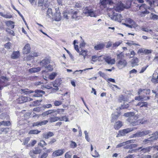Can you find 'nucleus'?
Masks as SVG:
<instances>
[{
	"instance_id": "1",
	"label": "nucleus",
	"mask_w": 158,
	"mask_h": 158,
	"mask_svg": "<svg viewBox=\"0 0 158 158\" xmlns=\"http://www.w3.org/2000/svg\"><path fill=\"white\" fill-rule=\"evenodd\" d=\"M123 115L127 117H128L127 121L133 126H136L142 123L141 119L137 120L138 118V116L135 115V113L133 112L125 113Z\"/></svg>"
},
{
	"instance_id": "2",
	"label": "nucleus",
	"mask_w": 158,
	"mask_h": 158,
	"mask_svg": "<svg viewBox=\"0 0 158 158\" xmlns=\"http://www.w3.org/2000/svg\"><path fill=\"white\" fill-rule=\"evenodd\" d=\"M117 58L116 65L119 69H122L126 66L127 62L124 59V56L122 52L117 54Z\"/></svg>"
},
{
	"instance_id": "3",
	"label": "nucleus",
	"mask_w": 158,
	"mask_h": 158,
	"mask_svg": "<svg viewBox=\"0 0 158 158\" xmlns=\"http://www.w3.org/2000/svg\"><path fill=\"white\" fill-rule=\"evenodd\" d=\"M20 93L22 94H24L26 95H29L31 93L35 92V94H37L39 97L42 96V95L44 94L45 93L44 91L40 90H36L34 91L32 90H31L27 89H22L19 91Z\"/></svg>"
},
{
	"instance_id": "4",
	"label": "nucleus",
	"mask_w": 158,
	"mask_h": 158,
	"mask_svg": "<svg viewBox=\"0 0 158 158\" xmlns=\"http://www.w3.org/2000/svg\"><path fill=\"white\" fill-rule=\"evenodd\" d=\"M83 13L87 17L89 16L91 17L95 18L97 16L96 11L90 8L89 7H85L83 10Z\"/></svg>"
},
{
	"instance_id": "5",
	"label": "nucleus",
	"mask_w": 158,
	"mask_h": 158,
	"mask_svg": "<svg viewBox=\"0 0 158 158\" xmlns=\"http://www.w3.org/2000/svg\"><path fill=\"white\" fill-rule=\"evenodd\" d=\"M108 14L112 20L120 22L121 20H123V17L120 14L112 11L111 14L108 13Z\"/></svg>"
},
{
	"instance_id": "6",
	"label": "nucleus",
	"mask_w": 158,
	"mask_h": 158,
	"mask_svg": "<svg viewBox=\"0 0 158 158\" xmlns=\"http://www.w3.org/2000/svg\"><path fill=\"white\" fill-rule=\"evenodd\" d=\"M69 14L70 15L71 18L77 20L79 19L81 17L79 14V11L78 10H74L71 9L68 11Z\"/></svg>"
},
{
	"instance_id": "7",
	"label": "nucleus",
	"mask_w": 158,
	"mask_h": 158,
	"mask_svg": "<svg viewBox=\"0 0 158 158\" xmlns=\"http://www.w3.org/2000/svg\"><path fill=\"white\" fill-rule=\"evenodd\" d=\"M151 132L150 130H144L143 131H138L135 134H133V136L135 137H139L147 135Z\"/></svg>"
},
{
	"instance_id": "8",
	"label": "nucleus",
	"mask_w": 158,
	"mask_h": 158,
	"mask_svg": "<svg viewBox=\"0 0 158 158\" xmlns=\"http://www.w3.org/2000/svg\"><path fill=\"white\" fill-rule=\"evenodd\" d=\"M113 3L112 0H100L99 4L101 8H106L107 5H111Z\"/></svg>"
},
{
	"instance_id": "9",
	"label": "nucleus",
	"mask_w": 158,
	"mask_h": 158,
	"mask_svg": "<svg viewBox=\"0 0 158 158\" xmlns=\"http://www.w3.org/2000/svg\"><path fill=\"white\" fill-rule=\"evenodd\" d=\"M41 149L39 148H35L34 149L31 150L29 153L30 156L33 158H35L36 156L35 154H40L41 152Z\"/></svg>"
},
{
	"instance_id": "10",
	"label": "nucleus",
	"mask_w": 158,
	"mask_h": 158,
	"mask_svg": "<svg viewBox=\"0 0 158 158\" xmlns=\"http://www.w3.org/2000/svg\"><path fill=\"white\" fill-rule=\"evenodd\" d=\"M30 2L33 4L35 2V0H29ZM38 5L40 6H44L48 7L49 5V2L48 0H38Z\"/></svg>"
},
{
	"instance_id": "11",
	"label": "nucleus",
	"mask_w": 158,
	"mask_h": 158,
	"mask_svg": "<svg viewBox=\"0 0 158 158\" xmlns=\"http://www.w3.org/2000/svg\"><path fill=\"white\" fill-rule=\"evenodd\" d=\"M152 148V147L148 146L145 148H143L142 147H139L137 148L138 151L139 150L140 154H145L148 153L150 152Z\"/></svg>"
},
{
	"instance_id": "12",
	"label": "nucleus",
	"mask_w": 158,
	"mask_h": 158,
	"mask_svg": "<svg viewBox=\"0 0 158 158\" xmlns=\"http://www.w3.org/2000/svg\"><path fill=\"white\" fill-rule=\"evenodd\" d=\"M125 6L121 2H118L115 6H114V9L117 11L120 12L123 10Z\"/></svg>"
},
{
	"instance_id": "13",
	"label": "nucleus",
	"mask_w": 158,
	"mask_h": 158,
	"mask_svg": "<svg viewBox=\"0 0 158 158\" xmlns=\"http://www.w3.org/2000/svg\"><path fill=\"white\" fill-rule=\"evenodd\" d=\"M133 130L134 129L133 128H129L122 130H120L118 131V134L117 136V137L118 135L123 136H124L126 134L133 131Z\"/></svg>"
},
{
	"instance_id": "14",
	"label": "nucleus",
	"mask_w": 158,
	"mask_h": 158,
	"mask_svg": "<svg viewBox=\"0 0 158 158\" xmlns=\"http://www.w3.org/2000/svg\"><path fill=\"white\" fill-rule=\"evenodd\" d=\"M127 21L129 24H131V25H129L126 23H124V24L130 28H132V27L135 28L138 26L136 24L135 22L130 18L128 19H127Z\"/></svg>"
},
{
	"instance_id": "15",
	"label": "nucleus",
	"mask_w": 158,
	"mask_h": 158,
	"mask_svg": "<svg viewBox=\"0 0 158 158\" xmlns=\"http://www.w3.org/2000/svg\"><path fill=\"white\" fill-rule=\"evenodd\" d=\"M120 112H117L114 113H113L111 114V119L110 120L111 122L113 123L117 120L118 118L120 115Z\"/></svg>"
},
{
	"instance_id": "16",
	"label": "nucleus",
	"mask_w": 158,
	"mask_h": 158,
	"mask_svg": "<svg viewBox=\"0 0 158 158\" xmlns=\"http://www.w3.org/2000/svg\"><path fill=\"white\" fill-rule=\"evenodd\" d=\"M104 59L105 61L109 64H113L115 63V60L114 59H111L110 56H105Z\"/></svg>"
},
{
	"instance_id": "17",
	"label": "nucleus",
	"mask_w": 158,
	"mask_h": 158,
	"mask_svg": "<svg viewBox=\"0 0 158 158\" xmlns=\"http://www.w3.org/2000/svg\"><path fill=\"white\" fill-rule=\"evenodd\" d=\"M31 48L29 44H27L23 50V52L24 54H27L30 52Z\"/></svg>"
},
{
	"instance_id": "18",
	"label": "nucleus",
	"mask_w": 158,
	"mask_h": 158,
	"mask_svg": "<svg viewBox=\"0 0 158 158\" xmlns=\"http://www.w3.org/2000/svg\"><path fill=\"white\" fill-rule=\"evenodd\" d=\"M151 90L150 89H139L138 91V94L139 95L143 94V93H145L146 95H149Z\"/></svg>"
},
{
	"instance_id": "19",
	"label": "nucleus",
	"mask_w": 158,
	"mask_h": 158,
	"mask_svg": "<svg viewBox=\"0 0 158 158\" xmlns=\"http://www.w3.org/2000/svg\"><path fill=\"white\" fill-rule=\"evenodd\" d=\"M64 153L63 150L59 149L55 151L52 153V156H58L62 155Z\"/></svg>"
},
{
	"instance_id": "20",
	"label": "nucleus",
	"mask_w": 158,
	"mask_h": 158,
	"mask_svg": "<svg viewBox=\"0 0 158 158\" xmlns=\"http://www.w3.org/2000/svg\"><path fill=\"white\" fill-rule=\"evenodd\" d=\"M105 46V44L104 43H100L95 45L94 47V49L96 50H101L103 49Z\"/></svg>"
},
{
	"instance_id": "21",
	"label": "nucleus",
	"mask_w": 158,
	"mask_h": 158,
	"mask_svg": "<svg viewBox=\"0 0 158 158\" xmlns=\"http://www.w3.org/2000/svg\"><path fill=\"white\" fill-rule=\"evenodd\" d=\"M123 123L120 121L116 122L114 125V128L116 130H118L123 126Z\"/></svg>"
},
{
	"instance_id": "22",
	"label": "nucleus",
	"mask_w": 158,
	"mask_h": 158,
	"mask_svg": "<svg viewBox=\"0 0 158 158\" xmlns=\"http://www.w3.org/2000/svg\"><path fill=\"white\" fill-rule=\"evenodd\" d=\"M1 80H0V90L2 89L3 86H6V85H4L2 84L4 82V81H6V80L8 81L7 78L4 76H2L1 78Z\"/></svg>"
},
{
	"instance_id": "23",
	"label": "nucleus",
	"mask_w": 158,
	"mask_h": 158,
	"mask_svg": "<svg viewBox=\"0 0 158 158\" xmlns=\"http://www.w3.org/2000/svg\"><path fill=\"white\" fill-rule=\"evenodd\" d=\"M54 135L53 133L49 131L48 132L44 133L43 134V137L46 139H48L49 137L53 136Z\"/></svg>"
},
{
	"instance_id": "24",
	"label": "nucleus",
	"mask_w": 158,
	"mask_h": 158,
	"mask_svg": "<svg viewBox=\"0 0 158 158\" xmlns=\"http://www.w3.org/2000/svg\"><path fill=\"white\" fill-rule=\"evenodd\" d=\"M55 20L56 21H59L60 20L61 17L60 15V13L59 12H56L53 16Z\"/></svg>"
},
{
	"instance_id": "25",
	"label": "nucleus",
	"mask_w": 158,
	"mask_h": 158,
	"mask_svg": "<svg viewBox=\"0 0 158 158\" xmlns=\"http://www.w3.org/2000/svg\"><path fill=\"white\" fill-rule=\"evenodd\" d=\"M50 62V60L47 58H45L42 60L40 62V65L45 67Z\"/></svg>"
},
{
	"instance_id": "26",
	"label": "nucleus",
	"mask_w": 158,
	"mask_h": 158,
	"mask_svg": "<svg viewBox=\"0 0 158 158\" xmlns=\"http://www.w3.org/2000/svg\"><path fill=\"white\" fill-rule=\"evenodd\" d=\"M27 97L22 96L19 98L18 101L19 103H23L27 101Z\"/></svg>"
},
{
	"instance_id": "27",
	"label": "nucleus",
	"mask_w": 158,
	"mask_h": 158,
	"mask_svg": "<svg viewBox=\"0 0 158 158\" xmlns=\"http://www.w3.org/2000/svg\"><path fill=\"white\" fill-rule=\"evenodd\" d=\"M139 62V59L137 57H135L131 61V64L132 66H135L138 65Z\"/></svg>"
},
{
	"instance_id": "28",
	"label": "nucleus",
	"mask_w": 158,
	"mask_h": 158,
	"mask_svg": "<svg viewBox=\"0 0 158 158\" xmlns=\"http://www.w3.org/2000/svg\"><path fill=\"white\" fill-rule=\"evenodd\" d=\"M20 56L19 51H14L11 56V57L12 59H15L18 58Z\"/></svg>"
},
{
	"instance_id": "29",
	"label": "nucleus",
	"mask_w": 158,
	"mask_h": 158,
	"mask_svg": "<svg viewBox=\"0 0 158 158\" xmlns=\"http://www.w3.org/2000/svg\"><path fill=\"white\" fill-rule=\"evenodd\" d=\"M41 70L40 68V67L36 68H33L29 70V71L30 73H35L40 71Z\"/></svg>"
},
{
	"instance_id": "30",
	"label": "nucleus",
	"mask_w": 158,
	"mask_h": 158,
	"mask_svg": "<svg viewBox=\"0 0 158 158\" xmlns=\"http://www.w3.org/2000/svg\"><path fill=\"white\" fill-rule=\"evenodd\" d=\"M147 103L144 102H139L136 105V106H139L140 107H147Z\"/></svg>"
},
{
	"instance_id": "31",
	"label": "nucleus",
	"mask_w": 158,
	"mask_h": 158,
	"mask_svg": "<svg viewBox=\"0 0 158 158\" xmlns=\"http://www.w3.org/2000/svg\"><path fill=\"white\" fill-rule=\"evenodd\" d=\"M150 18L151 19L157 20L158 19V15L153 13H152L150 15Z\"/></svg>"
},
{
	"instance_id": "32",
	"label": "nucleus",
	"mask_w": 158,
	"mask_h": 158,
	"mask_svg": "<svg viewBox=\"0 0 158 158\" xmlns=\"http://www.w3.org/2000/svg\"><path fill=\"white\" fill-rule=\"evenodd\" d=\"M41 132L40 131L38 130H31L30 131L29 134H38Z\"/></svg>"
},
{
	"instance_id": "33",
	"label": "nucleus",
	"mask_w": 158,
	"mask_h": 158,
	"mask_svg": "<svg viewBox=\"0 0 158 158\" xmlns=\"http://www.w3.org/2000/svg\"><path fill=\"white\" fill-rule=\"evenodd\" d=\"M47 15H48L49 18L51 17V16H52L53 13L52 12V9L50 8H48L47 12Z\"/></svg>"
},
{
	"instance_id": "34",
	"label": "nucleus",
	"mask_w": 158,
	"mask_h": 158,
	"mask_svg": "<svg viewBox=\"0 0 158 158\" xmlns=\"http://www.w3.org/2000/svg\"><path fill=\"white\" fill-rule=\"evenodd\" d=\"M60 118L57 117H51L50 119V122L51 123L55 122L59 120Z\"/></svg>"
},
{
	"instance_id": "35",
	"label": "nucleus",
	"mask_w": 158,
	"mask_h": 158,
	"mask_svg": "<svg viewBox=\"0 0 158 158\" xmlns=\"http://www.w3.org/2000/svg\"><path fill=\"white\" fill-rule=\"evenodd\" d=\"M57 75V73L56 72L52 73L49 76V78L51 80H53Z\"/></svg>"
},
{
	"instance_id": "36",
	"label": "nucleus",
	"mask_w": 158,
	"mask_h": 158,
	"mask_svg": "<svg viewBox=\"0 0 158 158\" xmlns=\"http://www.w3.org/2000/svg\"><path fill=\"white\" fill-rule=\"evenodd\" d=\"M122 43L121 41L116 42L113 44L112 45V48L114 49L116 48L117 47L119 46Z\"/></svg>"
},
{
	"instance_id": "37",
	"label": "nucleus",
	"mask_w": 158,
	"mask_h": 158,
	"mask_svg": "<svg viewBox=\"0 0 158 158\" xmlns=\"http://www.w3.org/2000/svg\"><path fill=\"white\" fill-rule=\"evenodd\" d=\"M87 52L85 50H82L80 53V55H82L83 56L84 58L85 59Z\"/></svg>"
},
{
	"instance_id": "38",
	"label": "nucleus",
	"mask_w": 158,
	"mask_h": 158,
	"mask_svg": "<svg viewBox=\"0 0 158 158\" xmlns=\"http://www.w3.org/2000/svg\"><path fill=\"white\" fill-rule=\"evenodd\" d=\"M149 12L146 10L145 11L141 12L139 14L140 16L141 17H143L145 16V14L149 13Z\"/></svg>"
},
{
	"instance_id": "39",
	"label": "nucleus",
	"mask_w": 158,
	"mask_h": 158,
	"mask_svg": "<svg viewBox=\"0 0 158 158\" xmlns=\"http://www.w3.org/2000/svg\"><path fill=\"white\" fill-rule=\"evenodd\" d=\"M145 97L144 96H139L138 97H135V100H137L138 101H143V100H146V99H144V98H145Z\"/></svg>"
},
{
	"instance_id": "40",
	"label": "nucleus",
	"mask_w": 158,
	"mask_h": 158,
	"mask_svg": "<svg viewBox=\"0 0 158 158\" xmlns=\"http://www.w3.org/2000/svg\"><path fill=\"white\" fill-rule=\"evenodd\" d=\"M123 105H122L121 108L122 109H126L129 107V105L127 102H125Z\"/></svg>"
},
{
	"instance_id": "41",
	"label": "nucleus",
	"mask_w": 158,
	"mask_h": 158,
	"mask_svg": "<svg viewBox=\"0 0 158 158\" xmlns=\"http://www.w3.org/2000/svg\"><path fill=\"white\" fill-rule=\"evenodd\" d=\"M70 146L71 148H74L77 147V144L75 142L71 141Z\"/></svg>"
},
{
	"instance_id": "42",
	"label": "nucleus",
	"mask_w": 158,
	"mask_h": 158,
	"mask_svg": "<svg viewBox=\"0 0 158 158\" xmlns=\"http://www.w3.org/2000/svg\"><path fill=\"white\" fill-rule=\"evenodd\" d=\"M40 54L38 52H32L30 53V56L31 57H36L39 55Z\"/></svg>"
},
{
	"instance_id": "43",
	"label": "nucleus",
	"mask_w": 158,
	"mask_h": 158,
	"mask_svg": "<svg viewBox=\"0 0 158 158\" xmlns=\"http://www.w3.org/2000/svg\"><path fill=\"white\" fill-rule=\"evenodd\" d=\"M47 144L43 140H41L40 142L38 143V145L41 147H44V146H45Z\"/></svg>"
},
{
	"instance_id": "44",
	"label": "nucleus",
	"mask_w": 158,
	"mask_h": 158,
	"mask_svg": "<svg viewBox=\"0 0 158 158\" xmlns=\"http://www.w3.org/2000/svg\"><path fill=\"white\" fill-rule=\"evenodd\" d=\"M158 138V137L155 136H154L152 135L150 137L148 138V140L150 142L151 141H152L155 140H156Z\"/></svg>"
},
{
	"instance_id": "45",
	"label": "nucleus",
	"mask_w": 158,
	"mask_h": 158,
	"mask_svg": "<svg viewBox=\"0 0 158 158\" xmlns=\"http://www.w3.org/2000/svg\"><path fill=\"white\" fill-rule=\"evenodd\" d=\"M1 131L4 133L7 134L9 131V129L7 128H2L1 129Z\"/></svg>"
},
{
	"instance_id": "46",
	"label": "nucleus",
	"mask_w": 158,
	"mask_h": 158,
	"mask_svg": "<svg viewBox=\"0 0 158 158\" xmlns=\"http://www.w3.org/2000/svg\"><path fill=\"white\" fill-rule=\"evenodd\" d=\"M93 69V68H87V69H84L83 70H76L75 71H74L73 73V74H75L77 72H80V74H81L82 72L83 71H85V70H89V69Z\"/></svg>"
},
{
	"instance_id": "47",
	"label": "nucleus",
	"mask_w": 158,
	"mask_h": 158,
	"mask_svg": "<svg viewBox=\"0 0 158 158\" xmlns=\"http://www.w3.org/2000/svg\"><path fill=\"white\" fill-rule=\"evenodd\" d=\"M11 45V44L10 42H8L5 45V48L8 49H10Z\"/></svg>"
},
{
	"instance_id": "48",
	"label": "nucleus",
	"mask_w": 158,
	"mask_h": 158,
	"mask_svg": "<svg viewBox=\"0 0 158 158\" xmlns=\"http://www.w3.org/2000/svg\"><path fill=\"white\" fill-rule=\"evenodd\" d=\"M6 31H7L8 33H9L10 34L12 35L13 36L15 35L13 31L11 30L10 29L8 28H6Z\"/></svg>"
},
{
	"instance_id": "49",
	"label": "nucleus",
	"mask_w": 158,
	"mask_h": 158,
	"mask_svg": "<svg viewBox=\"0 0 158 158\" xmlns=\"http://www.w3.org/2000/svg\"><path fill=\"white\" fill-rule=\"evenodd\" d=\"M48 122L47 120H45L42 121H39L40 126H41L42 125H45Z\"/></svg>"
},
{
	"instance_id": "50",
	"label": "nucleus",
	"mask_w": 158,
	"mask_h": 158,
	"mask_svg": "<svg viewBox=\"0 0 158 158\" xmlns=\"http://www.w3.org/2000/svg\"><path fill=\"white\" fill-rule=\"evenodd\" d=\"M47 70L49 71H52L53 70V67L52 66L50 65H49L48 66H46L45 67Z\"/></svg>"
},
{
	"instance_id": "51",
	"label": "nucleus",
	"mask_w": 158,
	"mask_h": 158,
	"mask_svg": "<svg viewBox=\"0 0 158 158\" xmlns=\"http://www.w3.org/2000/svg\"><path fill=\"white\" fill-rule=\"evenodd\" d=\"M62 104V102L56 100L54 102L55 106H59Z\"/></svg>"
},
{
	"instance_id": "52",
	"label": "nucleus",
	"mask_w": 158,
	"mask_h": 158,
	"mask_svg": "<svg viewBox=\"0 0 158 158\" xmlns=\"http://www.w3.org/2000/svg\"><path fill=\"white\" fill-rule=\"evenodd\" d=\"M11 123L10 121H3V126H8L10 125Z\"/></svg>"
},
{
	"instance_id": "53",
	"label": "nucleus",
	"mask_w": 158,
	"mask_h": 158,
	"mask_svg": "<svg viewBox=\"0 0 158 158\" xmlns=\"http://www.w3.org/2000/svg\"><path fill=\"white\" fill-rule=\"evenodd\" d=\"M60 121H65V122H68L69 121V118L66 116L62 117L61 118H60L59 119Z\"/></svg>"
},
{
	"instance_id": "54",
	"label": "nucleus",
	"mask_w": 158,
	"mask_h": 158,
	"mask_svg": "<svg viewBox=\"0 0 158 158\" xmlns=\"http://www.w3.org/2000/svg\"><path fill=\"white\" fill-rule=\"evenodd\" d=\"M126 99L124 98V97L123 95L120 96L118 100L120 102H125Z\"/></svg>"
},
{
	"instance_id": "55",
	"label": "nucleus",
	"mask_w": 158,
	"mask_h": 158,
	"mask_svg": "<svg viewBox=\"0 0 158 158\" xmlns=\"http://www.w3.org/2000/svg\"><path fill=\"white\" fill-rule=\"evenodd\" d=\"M151 81L152 82L154 83H158V77H156L155 78H152Z\"/></svg>"
},
{
	"instance_id": "56",
	"label": "nucleus",
	"mask_w": 158,
	"mask_h": 158,
	"mask_svg": "<svg viewBox=\"0 0 158 158\" xmlns=\"http://www.w3.org/2000/svg\"><path fill=\"white\" fill-rule=\"evenodd\" d=\"M126 144V142H124L120 143L118 144V145H117L116 147V148H120L123 146L125 145Z\"/></svg>"
},
{
	"instance_id": "57",
	"label": "nucleus",
	"mask_w": 158,
	"mask_h": 158,
	"mask_svg": "<svg viewBox=\"0 0 158 158\" xmlns=\"http://www.w3.org/2000/svg\"><path fill=\"white\" fill-rule=\"evenodd\" d=\"M14 23V22L11 21H7L6 22V26L9 27H10V26L13 24Z\"/></svg>"
},
{
	"instance_id": "58",
	"label": "nucleus",
	"mask_w": 158,
	"mask_h": 158,
	"mask_svg": "<svg viewBox=\"0 0 158 158\" xmlns=\"http://www.w3.org/2000/svg\"><path fill=\"white\" fill-rule=\"evenodd\" d=\"M63 14L64 17V18H65L67 19H69L68 18L69 17V16L68 15H69V14L68 12V13H67L66 12L64 11L63 13Z\"/></svg>"
},
{
	"instance_id": "59",
	"label": "nucleus",
	"mask_w": 158,
	"mask_h": 158,
	"mask_svg": "<svg viewBox=\"0 0 158 158\" xmlns=\"http://www.w3.org/2000/svg\"><path fill=\"white\" fill-rule=\"evenodd\" d=\"M137 151H138V150H137V149H130V150L127 152V153H133L136 152Z\"/></svg>"
},
{
	"instance_id": "60",
	"label": "nucleus",
	"mask_w": 158,
	"mask_h": 158,
	"mask_svg": "<svg viewBox=\"0 0 158 158\" xmlns=\"http://www.w3.org/2000/svg\"><path fill=\"white\" fill-rule=\"evenodd\" d=\"M131 149L136 148L138 146V145L137 144H130Z\"/></svg>"
},
{
	"instance_id": "61",
	"label": "nucleus",
	"mask_w": 158,
	"mask_h": 158,
	"mask_svg": "<svg viewBox=\"0 0 158 158\" xmlns=\"http://www.w3.org/2000/svg\"><path fill=\"white\" fill-rule=\"evenodd\" d=\"M137 142L136 140H130L127 141L126 142L127 143H134Z\"/></svg>"
},
{
	"instance_id": "62",
	"label": "nucleus",
	"mask_w": 158,
	"mask_h": 158,
	"mask_svg": "<svg viewBox=\"0 0 158 158\" xmlns=\"http://www.w3.org/2000/svg\"><path fill=\"white\" fill-rule=\"evenodd\" d=\"M98 74L100 75V76L102 77H105L106 76V74L104 73H102L101 71H99L98 72Z\"/></svg>"
},
{
	"instance_id": "63",
	"label": "nucleus",
	"mask_w": 158,
	"mask_h": 158,
	"mask_svg": "<svg viewBox=\"0 0 158 158\" xmlns=\"http://www.w3.org/2000/svg\"><path fill=\"white\" fill-rule=\"evenodd\" d=\"M71 156L69 152H68L66 153L65 155V158H71Z\"/></svg>"
},
{
	"instance_id": "64",
	"label": "nucleus",
	"mask_w": 158,
	"mask_h": 158,
	"mask_svg": "<svg viewBox=\"0 0 158 158\" xmlns=\"http://www.w3.org/2000/svg\"><path fill=\"white\" fill-rule=\"evenodd\" d=\"M154 60L158 63V53L156 54L154 58Z\"/></svg>"
}]
</instances>
